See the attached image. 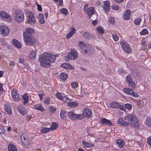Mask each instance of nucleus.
Segmentation results:
<instances>
[{
    "label": "nucleus",
    "mask_w": 151,
    "mask_h": 151,
    "mask_svg": "<svg viewBox=\"0 0 151 151\" xmlns=\"http://www.w3.org/2000/svg\"><path fill=\"white\" fill-rule=\"evenodd\" d=\"M78 45L82 50L83 53L84 52L85 53H86L88 52V47L84 42L79 41L78 42Z\"/></svg>",
    "instance_id": "nucleus-14"
},
{
    "label": "nucleus",
    "mask_w": 151,
    "mask_h": 151,
    "mask_svg": "<svg viewBox=\"0 0 151 151\" xmlns=\"http://www.w3.org/2000/svg\"><path fill=\"white\" fill-rule=\"evenodd\" d=\"M36 52L35 50L32 51L29 55V57L31 59H34L36 56Z\"/></svg>",
    "instance_id": "nucleus-35"
},
{
    "label": "nucleus",
    "mask_w": 151,
    "mask_h": 151,
    "mask_svg": "<svg viewBox=\"0 0 151 151\" xmlns=\"http://www.w3.org/2000/svg\"><path fill=\"white\" fill-rule=\"evenodd\" d=\"M20 140L22 144L25 147H28L30 145V141L27 136L22 134L20 137Z\"/></svg>",
    "instance_id": "nucleus-5"
},
{
    "label": "nucleus",
    "mask_w": 151,
    "mask_h": 151,
    "mask_svg": "<svg viewBox=\"0 0 151 151\" xmlns=\"http://www.w3.org/2000/svg\"><path fill=\"white\" fill-rule=\"evenodd\" d=\"M148 31L147 29H143L140 32L141 35H143L147 34Z\"/></svg>",
    "instance_id": "nucleus-42"
},
{
    "label": "nucleus",
    "mask_w": 151,
    "mask_h": 151,
    "mask_svg": "<svg viewBox=\"0 0 151 151\" xmlns=\"http://www.w3.org/2000/svg\"><path fill=\"white\" fill-rule=\"evenodd\" d=\"M35 109L37 110H39L41 111H43L44 110V109L42 105L39 104H36L34 106Z\"/></svg>",
    "instance_id": "nucleus-27"
},
{
    "label": "nucleus",
    "mask_w": 151,
    "mask_h": 151,
    "mask_svg": "<svg viewBox=\"0 0 151 151\" xmlns=\"http://www.w3.org/2000/svg\"><path fill=\"white\" fill-rule=\"evenodd\" d=\"M39 22L41 24H43L45 22V20L43 19V18L39 19Z\"/></svg>",
    "instance_id": "nucleus-60"
},
{
    "label": "nucleus",
    "mask_w": 151,
    "mask_h": 151,
    "mask_svg": "<svg viewBox=\"0 0 151 151\" xmlns=\"http://www.w3.org/2000/svg\"><path fill=\"white\" fill-rule=\"evenodd\" d=\"M141 21V19L140 18H138L136 19L134 21V22L136 25H139Z\"/></svg>",
    "instance_id": "nucleus-40"
},
{
    "label": "nucleus",
    "mask_w": 151,
    "mask_h": 151,
    "mask_svg": "<svg viewBox=\"0 0 151 151\" xmlns=\"http://www.w3.org/2000/svg\"><path fill=\"white\" fill-rule=\"evenodd\" d=\"M58 127V124L57 123H53L50 129L52 130L56 129Z\"/></svg>",
    "instance_id": "nucleus-38"
},
{
    "label": "nucleus",
    "mask_w": 151,
    "mask_h": 151,
    "mask_svg": "<svg viewBox=\"0 0 151 151\" xmlns=\"http://www.w3.org/2000/svg\"><path fill=\"white\" fill-rule=\"evenodd\" d=\"M126 81L127 82L129 87L133 89L135 88L136 86L135 83L132 81L130 75H128L126 77Z\"/></svg>",
    "instance_id": "nucleus-12"
},
{
    "label": "nucleus",
    "mask_w": 151,
    "mask_h": 151,
    "mask_svg": "<svg viewBox=\"0 0 151 151\" xmlns=\"http://www.w3.org/2000/svg\"><path fill=\"white\" fill-rule=\"evenodd\" d=\"M91 110L89 109L85 108L83 111V114H82L84 117H88L92 114Z\"/></svg>",
    "instance_id": "nucleus-17"
},
{
    "label": "nucleus",
    "mask_w": 151,
    "mask_h": 151,
    "mask_svg": "<svg viewBox=\"0 0 151 151\" xmlns=\"http://www.w3.org/2000/svg\"><path fill=\"white\" fill-rule=\"evenodd\" d=\"M14 17L15 21L18 23H21L24 19L23 12L20 10H16L14 14Z\"/></svg>",
    "instance_id": "nucleus-3"
},
{
    "label": "nucleus",
    "mask_w": 151,
    "mask_h": 151,
    "mask_svg": "<svg viewBox=\"0 0 151 151\" xmlns=\"http://www.w3.org/2000/svg\"><path fill=\"white\" fill-rule=\"evenodd\" d=\"M124 106L127 109H132V106L130 104H125Z\"/></svg>",
    "instance_id": "nucleus-46"
},
{
    "label": "nucleus",
    "mask_w": 151,
    "mask_h": 151,
    "mask_svg": "<svg viewBox=\"0 0 151 151\" xmlns=\"http://www.w3.org/2000/svg\"><path fill=\"white\" fill-rule=\"evenodd\" d=\"M73 34L69 32L66 35L67 38L68 39H70L73 36Z\"/></svg>",
    "instance_id": "nucleus-56"
},
{
    "label": "nucleus",
    "mask_w": 151,
    "mask_h": 151,
    "mask_svg": "<svg viewBox=\"0 0 151 151\" xmlns=\"http://www.w3.org/2000/svg\"><path fill=\"white\" fill-rule=\"evenodd\" d=\"M60 77L61 79L63 81H65L68 78V75L64 73H61L60 74Z\"/></svg>",
    "instance_id": "nucleus-32"
},
{
    "label": "nucleus",
    "mask_w": 151,
    "mask_h": 151,
    "mask_svg": "<svg viewBox=\"0 0 151 151\" xmlns=\"http://www.w3.org/2000/svg\"><path fill=\"white\" fill-rule=\"evenodd\" d=\"M97 30L100 34H103L104 32L103 27L100 26L97 27Z\"/></svg>",
    "instance_id": "nucleus-36"
},
{
    "label": "nucleus",
    "mask_w": 151,
    "mask_h": 151,
    "mask_svg": "<svg viewBox=\"0 0 151 151\" xmlns=\"http://www.w3.org/2000/svg\"><path fill=\"white\" fill-rule=\"evenodd\" d=\"M61 100L63 101L64 102L69 103L71 101V99L68 97L67 96H63Z\"/></svg>",
    "instance_id": "nucleus-31"
},
{
    "label": "nucleus",
    "mask_w": 151,
    "mask_h": 151,
    "mask_svg": "<svg viewBox=\"0 0 151 151\" xmlns=\"http://www.w3.org/2000/svg\"><path fill=\"white\" fill-rule=\"evenodd\" d=\"M68 116L70 119L73 120L82 119L83 118V115L81 114H76L74 113L73 111H70L68 112Z\"/></svg>",
    "instance_id": "nucleus-8"
},
{
    "label": "nucleus",
    "mask_w": 151,
    "mask_h": 151,
    "mask_svg": "<svg viewBox=\"0 0 151 151\" xmlns=\"http://www.w3.org/2000/svg\"><path fill=\"white\" fill-rule=\"evenodd\" d=\"M113 38L114 40L115 41H117L119 39V37L117 36L115 34H113L112 35Z\"/></svg>",
    "instance_id": "nucleus-44"
},
{
    "label": "nucleus",
    "mask_w": 151,
    "mask_h": 151,
    "mask_svg": "<svg viewBox=\"0 0 151 151\" xmlns=\"http://www.w3.org/2000/svg\"><path fill=\"white\" fill-rule=\"evenodd\" d=\"M120 44L122 49L126 52L129 53L132 51L129 45L126 41L122 40L120 42Z\"/></svg>",
    "instance_id": "nucleus-4"
},
{
    "label": "nucleus",
    "mask_w": 151,
    "mask_h": 151,
    "mask_svg": "<svg viewBox=\"0 0 151 151\" xmlns=\"http://www.w3.org/2000/svg\"><path fill=\"white\" fill-rule=\"evenodd\" d=\"M100 122L102 124L108 125L111 126V123L110 121L105 118H103L102 119Z\"/></svg>",
    "instance_id": "nucleus-22"
},
{
    "label": "nucleus",
    "mask_w": 151,
    "mask_h": 151,
    "mask_svg": "<svg viewBox=\"0 0 151 151\" xmlns=\"http://www.w3.org/2000/svg\"><path fill=\"white\" fill-rule=\"evenodd\" d=\"M68 58L70 59L74 60L76 59L78 56L77 51L74 49L71 50V52L68 53L67 54Z\"/></svg>",
    "instance_id": "nucleus-11"
},
{
    "label": "nucleus",
    "mask_w": 151,
    "mask_h": 151,
    "mask_svg": "<svg viewBox=\"0 0 151 151\" xmlns=\"http://www.w3.org/2000/svg\"><path fill=\"white\" fill-rule=\"evenodd\" d=\"M61 67L67 69H74V68L73 67L72 65L69 64V63H63L61 65Z\"/></svg>",
    "instance_id": "nucleus-24"
},
{
    "label": "nucleus",
    "mask_w": 151,
    "mask_h": 151,
    "mask_svg": "<svg viewBox=\"0 0 151 151\" xmlns=\"http://www.w3.org/2000/svg\"><path fill=\"white\" fill-rule=\"evenodd\" d=\"M56 109L53 107H50V111H52V113H54L56 111Z\"/></svg>",
    "instance_id": "nucleus-62"
},
{
    "label": "nucleus",
    "mask_w": 151,
    "mask_h": 151,
    "mask_svg": "<svg viewBox=\"0 0 151 151\" xmlns=\"http://www.w3.org/2000/svg\"><path fill=\"white\" fill-rule=\"evenodd\" d=\"M8 149L9 151H17L16 147L12 144H9Z\"/></svg>",
    "instance_id": "nucleus-25"
},
{
    "label": "nucleus",
    "mask_w": 151,
    "mask_h": 151,
    "mask_svg": "<svg viewBox=\"0 0 151 151\" xmlns=\"http://www.w3.org/2000/svg\"><path fill=\"white\" fill-rule=\"evenodd\" d=\"M34 33L33 29L32 28H27L24 33V37L33 36Z\"/></svg>",
    "instance_id": "nucleus-15"
},
{
    "label": "nucleus",
    "mask_w": 151,
    "mask_h": 151,
    "mask_svg": "<svg viewBox=\"0 0 151 151\" xmlns=\"http://www.w3.org/2000/svg\"><path fill=\"white\" fill-rule=\"evenodd\" d=\"M12 43L16 47L18 48H20L21 47V45L20 43L18 41L15 39H14L12 40Z\"/></svg>",
    "instance_id": "nucleus-23"
},
{
    "label": "nucleus",
    "mask_w": 151,
    "mask_h": 151,
    "mask_svg": "<svg viewBox=\"0 0 151 151\" xmlns=\"http://www.w3.org/2000/svg\"><path fill=\"white\" fill-rule=\"evenodd\" d=\"M71 85L72 88L75 89L78 87V82H75L72 83Z\"/></svg>",
    "instance_id": "nucleus-37"
},
{
    "label": "nucleus",
    "mask_w": 151,
    "mask_h": 151,
    "mask_svg": "<svg viewBox=\"0 0 151 151\" xmlns=\"http://www.w3.org/2000/svg\"><path fill=\"white\" fill-rule=\"evenodd\" d=\"M66 115L65 112L63 110H61L60 112V116L63 119L65 120L66 119L65 116Z\"/></svg>",
    "instance_id": "nucleus-29"
},
{
    "label": "nucleus",
    "mask_w": 151,
    "mask_h": 151,
    "mask_svg": "<svg viewBox=\"0 0 151 151\" xmlns=\"http://www.w3.org/2000/svg\"><path fill=\"white\" fill-rule=\"evenodd\" d=\"M18 109L19 112L22 115H24V114H25L26 112L23 109L18 108Z\"/></svg>",
    "instance_id": "nucleus-47"
},
{
    "label": "nucleus",
    "mask_w": 151,
    "mask_h": 151,
    "mask_svg": "<svg viewBox=\"0 0 151 151\" xmlns=\"http://www.w3.org/2000/svg\"><path fill=\"white\" fill-rule=\"evenodd\" d=\"M118 108H119V109L121 110H124V109H125L123 105H120L119 104V105Z\"/></svg>",
    "instance_id": "nucleus-58"
},
{
    "label": "nucleus",
    "mask_w": 151,
    "mask_h": 151,
    "mask_svg": "<svg viewBox=\"0 0 151 151\" xmlns=\"http://www.w3.org/2000/svg\"><path fill=\"white\" fill-rule=\"evenodd\" d=\"M117 145L119 148H122L125 145L124 141L121 139H117L116 141Z\"/></svg>",
    "instance_id": "nucleus-21"
},
{
    "label": "nucleus",
    "mask_w": 151,
    "mask_h": 151,
    "mask_svg": "<svg viewBox=\"0 0 151 151\" xmlns=\"http://www.w3.org/2000/svg\"><path fill=\"white\" fill-rule=\"evenodd\" d=\"M44 18V16L42 14L40 13L39 14L38 16V19H42V18Z\"/></svg>",
    "instance_id": "nucleus-59"
},
{
    "label": "nucleus",
    "mask_w": 151,
    "mask_h": 151,
    "mask_svg": "<svg viewBox=\"0 0 151 151\" xmlns=\"http://www.w3.org/2000/svg\"><path fill=\"white\" fill-rule=\"evenodd\" d=\"M84 10L89 17V19H90L91 15L94 13L95 10L94 8L92 7L88 8V5L87 4H85L84 5Z\"/></svg>",
    "instance_id": "nucleus-7"
},
{
    "label": "nucleus",
    "mask_w": 151,
    "mask_h": 151,
    "mask_svg": "<svg viewBox=\"0 0 151 151\" xmlns=\"http://www.w3.org/2000/svg\"><path fill=\"white\" fill-rule=\"evenodd\" d=\"M130 11L129 9H127L124 12L123 18L125 20H128L130 19Z\"/></svg>",
    "instance_id": "nucleus-20"
},
{
    "label": "nucleus",
    "mask_w": 151,
    "mask_h": 151,
    "mask_svg": "<svg viewBox=\"0 0 151 151\" xmlns=\"http://www.w3.org/2000/svg\"><path fill=\"white\" fill-rule=\"evenodd\" d=\"M4 91V89L3 88V84L0 83V95Z\"/></svg>",
    "instance_id": "nucleus-53"
},
{
    "label": "nucleus",
    "mask_w": 151,
    "mask_h": 151,
    "mask_svg": "<svg viewBox=\"0 0 151 151\" xmlns=\"http://www.w3.org/2000/svg\"><path fill=\"white\" fill-rule=\"evenodd\" d=\"M56 95L58 99L61 100H62L63 96V95H62L61 93H57Z\"/></svg>",
    "instance_id": "nucleus-52"
},
{
    "label": "nucleus",
    "mask_w": 151,
    "mask_h": 151,
    "mask_svg": "<svg viewBox=\"0 0 151 151\" xmlns=\"http://www.w3.org/2000/svg\"><path fill=\"white\" fill-rule=\"evenodd\" d=\"M12 97L14 100L15 101L19 100V95L15 90H12Z\"/></svg>",
    "instance_id": "nucleus-19"
},
{
    "label": "nucleus",
    "mask_w": 151,
    "mask_h": 151,
    "mask_svg": "<svg viewBox=\"0 0 151 151\" xmlns=\"http://www.w3.org/2000/svg\"><path fill=\"white\" fill-rule=\"evenodd\" d=\"M83 37L86 39H88L92 37V35L88 33L85 32L83 34Z\"/></svg>",
    "instance_id": "nucleus-30"
},
{
    "label": "nucleus",
    "mask_w": 151,
    "mask_h": 151,
    "mask_svg": "<svg viewBox=\"0 0 151 151\" xmlns=\"http://www.w3.org/2000/svg\"><path fill=\"white\" fill-rule=\"evenodd\" d=\"M22 98L24 100V104L27 103L29 100V97L27 94L24 95L22 96Z\"/></svg>",
    "instance_id": "nucleus-33"
},
{
    "label": "nucleus",
    "mask_w": 151,
    "mask_h": 151,
    "mask_svg": "<svg viewBox=\"0 0 151 151\" xmlns=\"http://www.w3.org/2000/svg\"><path fill=\"white\" fill-rule=\"evenodd\" d=\"M60 12L62 14L65 15L67 14L68 13V10L65 8H63L61 9Z\"/></svg>",
    "instance_id": "nucleus-43"
},
{
    "label": "nucleus",
    "mask_w": 151,
    "mask_h": 151,
    "mask_svg": "<svg viewBox=\"0 0 151 151\" xmlns=\"http://www.w3.org/2000/svg\"><path fill=\"white\" fill-rule=\"evenodd\" d=\"M25 42L27 45H32L36 42V40L33 36L24 37Z\"/></svg>",
    "instance_id": "nucleus-6"
},
{
    "label": "nucleus",
    "mask_w": 151,
    "mask_h": 151,
    "mask_svg": "<svg viewBox=\"0 0 151 151\" xmlns=\"http://www.w3.org/2000/svg\"><path fill=\"white\" fill-rule=\"evenodd\" d=\"M35 18L33 13L30 12L29 14V18L27 20L28 23L33 24L35 23Z\"/></svg>",
    "instance_id": "nucleus-16"
},
{
    "label": "nucleus",
    "mask_w": 151,
    "mask_h": 151,
    "mask_svg": "<svg viewBox=\"0 0 151 151\" xmlns=\"http://www.w3.org/2000/svg\"><path fill=\"white\" fill-rule=\"evenodd\" d=\"M118 71L120 73H124V71H123V69L122 68H119L118 70Z\"/></svg>",
    "instance_id": "nucleus-63"
},
{
    "label": "nucleus",
    "mask_w": 151,
    "mask_h": 151,
    "mask_svg": "<svg viewBox=\"0 0 151 151\" xmlns=\"http://www.w3.org/2000/svg\"><path fill=\"white\" fill-rule=\"evenodd\" d=\"M141 100H138L136 102V104L138 105H140L141 104Z\"/></svg>",
    "instance_id": "nucleus-64"
},
{
    "label": "nucleus",
    "mask_w": 151,
    "mask_h": 151,
    "mask_svg": "<svg viewBox=\"0 0 151 151\" xmlns=\"http://www.w3.org/2000/svg\"><path fill=\"white\" fill-rule=\"evenodd\" d=\"M0 15L2 19L4 21L10 22L12 20V17L9 15L5 11H2L0 12Z\"/></svg>",
    "instance_id": "nucleus-9"
},
{
    "label": "nucleus",
    "mask_w": 151,
    "mask_h": 151,
    "mask_svg": "<svg viewBox=\"0 0 151 151\" xmlns=\"http://www.w3.org/2000/svg\"><path fill=\"white\" fill-rule=\"evenodd\" d=\"M146 124L149 126H151V119L149 118H147L146 120Z\"/></svg>",
    "instance_id": "nucleus-41"
},
{
    "label": "nucleus",
    "mask_w": 151,
    "mask_h": 151,
    "mask_svg": "<svg viewBox=\"0 0 151 151\" xmlns=\"http://www.w3.org/2000/svg\"><path fill=\"white\" fill-rule=\"evenodd\" d=\"M5 131V129L4 127L1 125L0 124V134H3L4 133Z\"/></svg>",
    "instance_id": "nucleus-45"
},
{
    "label": "nucleus",
    "mask_w": 151,
    "mask_h": 151,
    "mask_svg": "<svg viewBox=\"0 0 151 151\" xmlns=\"http://www.w3.org/2000/svg\"><path fill=\"white\" fill-rule=\"evenodd\" d=\"M82 143L86 147H89L91 146V144L90 143L87 142L84 140L82 141Z\"/></svg>",
    "instance_id": "nucleus-39"
},
{
    "label": "nucleus",
    "mask_w": 151,
    "mask_h": 151,
    "mask_svg": "<svg viewBox=\"0 0 151 151\" xmlns=\"http://www.w3.org/2000/svg\"><path fill=\"white\" fill-rule=\"evenodd\" d=\"M114 19L113 17H110L109 19V22L110 24H113L114 23Z\"/></svg>",
    "instance_id": "nucleus-48"
},
{
    "label": "nucleus",
    "mask_w": 151,
    "mask_h": 151,
    "mask_svg": "<svg viewBox=\"0 0 151 151\" xmlns=\"http://www.w3.org/2000/svg\"><path fill=\"white\" fill-rule=\"evenodd\" d=\"M44 103L47 104H49L50 103V98L49 97H47L45 100L44 101Z\"/></svg>",
    "instance_id": "nucleus-50"
},
{
    "label": "nucleus",
    "mask_w": 151,
    "mask_h": 151,
    "mask_svg": "<svg viewBox=\"0 0 151 151\" xmlns=\"http://www.w3.org/2000/svg\"><path fill=\"white\" fill-rule=\"evenodd\" d=\"M118 123L124 127L129 125L131 127H137L139 123L136 117L134 115L129 114L123 118H120L118 120Z\"/></svg>",
    "instance_id": "nucleus-1"
},
{
    "label": "nucleus",
    "mask_w": 151,
    "mask_h": 151,
    "mask_svg": "<svg viewBox=\"0 0 151 151\" xmlns=\"http://www.w3.org/2000/svg\"><path fill=\"white\" fill-rule=\"evenodd\" d=\"M37 9L39 11H41L42 10V7L41 6L39 5L37 3Z\"/></svg>",
    "instance_id": "nucleus-61"
},
{
    "label": "nucleus",
    "mask_w": 151,
    "mask_h": 151,
    "mask_svg": "<svg viewBox=\"0 0 151 151\" xmlns=\"http://www.w3.org/2000/svg\"><path fill=\"white\" fill-rule=\"evenodd\" d=\"M5 111L6 112L9 114L11 115L12 114V112L11 107L9 105H6L4 107Z\"/></svg>",
    "instance_id": "nucleus-26"
},
{
    "label": "nucleus",
    "mask_w": 151,
    "mask_h": 151,
    "mask_svg": "<svg viewBox=\"0 0 151 151\" xmlns=\"http://www.w3.org/2000/svg\"><path fill=\"white\" fill-rule=\"evenodd\" d=\"M104 5L103 6L104 10L106 13L109 12L110 9V4L108 1H106L104 2Z\"/></svg>",
    "instance_id": "nucleus-18"
},
{
    "label": "nucleus",
    "mask_w": 151,
    "mask_h": 151,
    "mask_svg": "<svg viewBox=\"0 0 151 151\" xmlns=\"http://www.w3.org/2000/svg\"><path fill=\"white\" fill-rule=\"evenodd\" d=\"M55 2H58L59 1V5L60 6L62 5L63 4V0H53Z\"/></svg>",
    "instance_id": "nucleus-57"
},
{
    "label": "nucleus",
    "mask_w": 151,
    "mask_h": 151,
    "mask_svg": "<svg viewBox=\"0 0 151 151\" xmlns=\"http://www.w3.org/2000/svg\"><path fill=\"white\" fill-rule=\"evenodd\" d=\"M56 56L52 54L46 52L42 54L38 59L40 65L44 67L50 68L51 63L55 62Z\"/></svg>",
    "instance_id": "nucleus-2"
},
{
    "label": "nucleus",
    "mask_w": 151,
    "mask_h": 151,
    "mask_svg": "<svg viewBox=\"0 0 151 151\" xmlns=\"http://www.w3.org/2000/svg\"><path fill=\"white\" fill-rule=\"evenodd\" d=\"M132 89L128 88H125L124 89L123 91L126 94L130 95L136 98L138 97L139 96L138 94L137 93L133 91Z\"/></svg>",
    "instance_id": "nucleus-13"
},
{
    "label": "nucleus",
    "mask_w": 151,
    "mask_h": 151,
    "mask_svg": "<svg viewBox=\"0 0 151 151\" xmlns=\"http://www.w3.org/2000/svg\"><path fill=\"white\" fill-rule=\"evenodd\" d=\"M119 103L116 102H113L110 104V106L111 108H118Z\"/></svg>",
    "instance_id": "nucleus-28"
},
{
    "label": "nucleus",
    "mask_w": 151,
    "mask_h": 151,
    "mask_svg": "<svg viewBox=\"0 0 151 151\" xmlns=\"http://www.w3.org/2000/svg\"><path fill=\"white\" fill-rule=\"evenodd\" d=\"M50 129V128H43L42 130V132L43 133H46L48 132Z\"/></svg>",
    "instance_id": "nucleus-51"
},
{
    "label": "nucleus",
    "mask_w": 151,
    "mask_h": 151,
    "mask_svg": "<svg viewBox=\"0 0 151 151\" xmlns=\"http://www.w3.org/2000/svg\"><path fill=\"white\" fill-rule=\"evenodd\" d=\"M78 105V104L75 102H70L68 103V106L70 108H74L76 107Z\"/></svg>",
    "instance_id": "nucleus-34"
},
{
    "label": "nucleus",
    "mask_w": 151,
    "mask_h": 151,
    "mask_svg": "<svg viewBox=\"0 0 151 151\" xmlns=\"http://www.w3.org/2000/svg\"><path fill=\"white\" fill-rule=\"evenodd\" d=\"M147 143L149 145L151 146V137H149L147 138Z\"/></svg>",
    "instance_id": "nucleus-55"
},
{
    "label": "nucleus",
    "mask_w": 151,
    "mask_h": 151,
    "mask_svg": "<svg viewBox=\"0 0 151 151\" xmlns=\"http://www.w3.org/2000/svg\"><path fill=\"white\" fill-rule=\"evenodd\" d=\"M0 32L3 36H7L10 32L9 28L5 25H2L0 26Z\"/></svg>",
    "instance_id": "nucleus-10"
},
{
    "label": "nucleus",
    "mask_w": 151,
    "mask_h": 151,
    "mask_svg": "<svg viewBox=\"0 0 151 151\" xmlns=\"http://www.w3.org/2000/svg\"><path fill=\"white\" fill-rule=\"evenodd\" d=\"M70 33H72L73 34H74L76 31L75 28L74 27H71L70 29Z\"/></svg>",
    "instance_id": "nucleus-54"
},
{
    "label": "nucleus",
    "mask_w": 151,
    "mask_h": 151,
    "mask_svg": "<svg viewBox=\"0 0 151 151\" xmlns=\"http://www.w3.org/2000/svg\"><path fill=\"white\" fill-rule=\"evenodd\" d=\"M112 9L115 10H118L119 9V6L116 5L114 4L112 6Z\"/></svg>",
    "instance_id": "nucleus-49"
}]
</instances>
